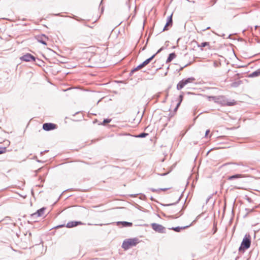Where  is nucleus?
<instances>
[{"mask_svg":"<svg viewBox=\"0 0 260 260\" xmlns=\"http://www.w3.org/2000/svg\"><path fill=\"white\" fill-rule=\"evenodd\" d=\"M139 242V240L137 238L127 239L123 242L122 247L126 250L133 246H135Z\"/></svg>","mask_w":260,"mask_h":260,"instance_id":"1","label":"nucleus"},{"mask_svg":"<svg viewBox=\"0 0 260 260\" xmlns=\"http://www.w3.org/2000/svg\"><path fill=\"white\" fill-rule=\"evenodd\" d=\"M251 244V238L249 235H246L241 244V246H240L239 248V251H244L245 250L249 248Z\"/></svg>","mask_w":260,"mask_h":260,"instance_id":"2","label":"nucleus"},{"mask_svg":"<svg viewBox=\"0 0 260 260\" xmlns=\"http://www.w3.org/2000/svg\"><path fill=\"white\" fill-rule=\"evenodd\" d=\"M196 80L193 77H190L186 79H183L180 81L177 85V89L178 90H181L188 83H193Z\"/></svg>","mask_w":260,"mask_h":260,"instance_id":"3","label":"nucleus"},{"mask_svg":"<svg viewBox=\"0 0 260 260\" xmlns=\"http://www.w3.org/2000/svg\"><path fill=\"white\" fill-rule=\"evenodd\" d=\"M151 228L153 230H154L155 232L159 233H165V228L162 225L153 223L151 224Z\"/></svg>","mask_w":260,"mask_h":260,"instance_id":"4","label":"nucleus"},{"mask_svg":"<svg viewBox=\"0 0 260 260\" xmlns=\"http://www.w3.org/2000/svg\"><path fill=\"white\" fill-rule=\"evenodd\" d=\"M20 58L21 60L24 61H26V62L30 61L35 62L36 60V58L29 53H26V54H24V55L21 56Z\"/></svg>","mask_w":260,"mask_h":260,"instance_id":"5","label":"nucleus"},{"mask_svg":"<svg viewBox=\"0 0 260 260\" xmlns=\"http://www.w3.org/2000/svg\"><path fill=\"white\" fill-rule=\"evenodd\" d=\"M57 125L52 123H45L43 125V128L46 131H49L56 128Z\"/></svg>","mask_w":260,"mask_h":260,"instance_id":"6","label":"nucleus"},{"mask_svg":"<svg viewBox=\"0 0 260 260\" xmlns=\"http://www.w3.org/2000/svg\"><path fill=\"white\" fill-rule=\"evenodd\" d=\"M45 209L46 208L44 207L40 209L36 213L31 215L32 218H36L37 217L42 216L44 214Z\"/></svg>","mask_w":260,"mask_h":260,"instance_id":"7","label":"nucleus"},{"mask_svg":"<svg viewBox=\"0 0 260 260\" xmlns=\"http://www.w3.org/2000/svg\"><path fill=\"white\" fill-rule=\"evenodd\" d=\"M83 224H84V223L81 221H70L67 224L66 227L68 228H72L79 225Z\"/></svg>","mask_w":260,"mask_h":260,"instance_id":"8","label":"nucleus"},{"mask_svg":"<svg viewBox=\"0 0 260 260\" xmlns=\"http://www.w3.org/2000/svg\"><path fill=\"white\" fill-rule=\"evenodd\" d=\"M117 224L119 225L120 224H122L123 227H128L132 226L133 225L132 222H129L127 221H118L117 222Z\"/></svg>","mask_w":260,"mask_h":260,"instance_id":"9","label":"nucleus"},{"mask_svg":"<svg viewBox=\"0 0 260 260\" xmlns=\"http://www.w3.org/2000/svg\"><path fill=\"white\" fill-rule=\"evenodd\" d=\"M260 76V69L255 71L249 75V77L250 78L256 77Z\"/></svg>","mask_w":260,"mask_h":260,"instance_id":"10","label":"nucleus"},{"mask_svg":"<svg viewBox=\"0 0 260 260\" xmlns=\"http://www.w3.org/2000/svg\"><path fill=\"white\" fill-rule=\"evenodd\" d=\"M155 56V54H153L150 57H149V58L147 59L143 62H142V64L144 66V67H145L148 64H149L152 60V59L154 58Z\"/></svg>","mask_w":260,"mask_h":260,"instance_id":"11","label":"nucleus"},{"mask_svg":"<svg viewBox=\"0 0 260 260\" xmlns=\"http://www.w3.org/2000/svg\"><path fill=\"white\" fill-rule=\"evenodd\" d=\"M176 55L175 53H171L169 55V56L167 59L166 62H170L173 59L176 57Z\"/></svg>","mask_w":260,"mask_h":260,"instance_id":"12","label":"nucleus"},{"mask_svg":"<svg viewBox=\"0 0 260 260\" xmlns=\"http://www.w3.org/2000/svg\"><path fill=\"white\" fill-rule=\"evenodd\" d=\"M242 175L241 174H235L232 176H229L228 179L229 180H232L235 179H237L239 178H241Z\"/></svg>","mask_w":260,"mask_h":260,"instance_id":"13","label":"nucleus"},{"mask_svg":"<svg viewBox=\"0 0 260 260\" xmlns=\"http://www.w3.org/2000/svg\"><path fill=\"white\" fill-rule=\"evenodd\" d=\"M144 66L143 65L142 63L141 64H140V65H139L138 66H137L136 68L133 69L131 72V74H133L134 72L142 69L143 68H144Z\"/></svg>","mask_w":260,"mask_h":260,"instance_id":"14","label":"nucleus"},{"mask_svg":"<svg viewBox=\"0 0 260 260\" xmlns=\"http://www.w3.org/2000/svg\"><path fill=\"white\" fill-rule=\"evenodd\" d=\"M189 226H189H183V227L177 226V227H175V228H172L171 229L172 230L174 231L175 232H180L181 230L185 229L186 228H187Z\"/></svg>","mask_w":260,"mask_h":260,"instance_id":"15","label":"nucleus"},{"mask_svg":"<svg viewBox=\"0 0 260 260\" xmlns=\"http://www.w3.org/2000/svg\"><path fill=\"white\" fill-rule=\"evenodd\" d=\"M44 39H47V37L45 35H42V36L41 37L40 39L39 40V41L44 45H46V42Z\"/></svg>","mask_w":260,"mask_h":260,"instance_id":"16","label":"nucleus"},{"mask_svg":"<svg viewBox=\"0 0 260 260\" xmlns=\"http://www.w3.org/2000/svg\"><path fill=\"white\" fill-rule=\"evenodd\" d=\"M207 46H209V43L206 42H203L201 44L198 45V47H200L202 50L203 49V48Z\"/></svg>","mask_w":260,"mask_h":260,"instance_id":"17","label":"nucleus"},{"mask_svg":"<svg viewBox=\"0 0 260 260\" xmlns=\"http://www.w3.org/2000/svg\"><path fill=\"white\" fill-rule=\"evenodd\" d=\"M172 25L170 23H168L167 22L165 25V26H164V28H163V30L162 31H166V30H169V28H170L171 27H172Z\"/></svg>","mask_w":260,"mask_h":260,"instance_id":"18","label":"nucleus"},{"mask_svg":"<svg viewBox=\"0 0 260 260\" xmlns=\"http://www.w3.org/2000/svg\"><path fill=\"white\" fill-rule=\"evenodd\" d=\"M172 25L170 23H168L167 22L165 25V26H164V28H163V30L162 31H166V30H169V28H170L171 27H172Z\"/></svg>","mask_w":260,"mask_h":260,"instance_id":"19","label":"nucleus"},{"mask_svg":"<svg viewBox=\"0 0 260 260\" xmlns=\"http://www.w3.org/2000/svg\"><path fill=\"white\" fill-rule=\"evenodd\" d=\"M209 98L212 99L213 100H214L215 101V102H217V103H218L219 102V100L220 99V96L217 97V96H210Z\"/></svg>","mask_w":260,"mask_h":260,"instance_id":"20","label":"nucleus"},{"mask_svg":"<svg viewBox=\"0 0 260 260\" xmlns=\"http://www.w3.org/2000/svg\"><path fill=\"white\" fill-rule=\"evenodd\" d=\"M148 135V134L145 133H142L140 134L138 136V138H145Z\"/></svg>","mask_w":260,"mask_h":260,"instance_id":"21","label":"nucleus"},{"mask_svg":"<svg viewBox=\"0 0 260 260\" xmlns=\"http://www.w3.org/2000/svg\"><path fill=\"white\" fill-rule=\"evenodd\" d=\"M167 22L172 25L173 24L172 14L168 17Z\"/></svg>","mask_w":260,"mask_h":260,"instance_id":"22","label":"nucleus"},{"mask_svg":"<svg viewBox=\"0 0 260 260\" xmlns=\"http://www.w3.org/2000/svg\"><path fill=\"white\" fill-rule=\"evenodd\" d=\"M111 121V119H105L103 120V122L102 124L103 125H106V124H108V123H110Z\"/></svg>","mask_w":260,"mask_h":260,"instance_id":"23","label":"nucleus"},{"mask_svg":"<svg viewBox=\"0 0 260 260\" xmlns=\"http://www.w3.org/2000/svg\"><path fill=\"white\" fill-rule=\"evenodd\" d=\"M74 19L76 20L77 21H84V20L82 18H80L79 17H78L77 16H74L73 17Z\"/></svg>","mask_w":260,"mask_h":260,"instance_id":"24","label":"nucleus"},{"mask_svg":"<svg viewBox=\"0 0 260 260\" xmlns=\"http://www.w3.org/2000/svg\"><path fill=\"white\" fill-rule=\"evenodd\" d=\"M179 101L178 103H180V105L183 100V95L182 94H180L179 96Z\"/></svg>","mask_w":260,"mask_h":260,"instance_id":"25","label":"nucleus"},{"mask_svg":"<svg viewBox=\"0 0 260 260\" xmlns=\"http://www.w3.org/2000/svg\"><path fill=\"white\" fill-rule=\"evenodd\" d=\"M180 199V197L178 199V200H177V201L176 203H172V204H167V205H166V206H171V205H175L176 203H178V202L179 201Z\"/></svg>","mask_w":260,"mask_h":260,"instance_id":"26","label":"nucleus"},{"mask_svg":"<svg viewBox=\"0 0 260 260\" xmlns=\"http://www.w3.org/2000/svg\"><path fill=\"white\" fill-rule=\"evenodd\" d=\"M180 103H178L175 107V108L174 109V111L175 112H176L177 110H178V108H179V107L180 106Z\"/></svg>","mask_w":260,"mask_h":260,"instance_id":"27","label":"nucleus"},{"mask_svg":"<svg viewBox=\"0 0 260 260\" xmlns=\"http://www.w3.org/2000/svg\"><path fill=\"white\" fill-rule=\"evenodd\" d=\"M209 133H210V130L209 129H207L206 131L205 135V137H207V136H208V134H209Z\"/></svg>","mask_w":260,"mask_h":260,"instance_id":"28","label":"nucleus"},{"mask_svg":"<svg viewBox=\"0 0 260 260\" xmlns=\"http://www.w3.org/2000/svg\"><path fill=\"white\" fill-rule=\"evenodd\" d=\"M163 47H161L157 51V52L155 54V55L157 54V53H159V52H160L162 50H163Z\"/></svg>","mask_w":260,"mask_h":260,"instance_id":"29","label":"nucleus"},{"mask_svg":"<svg viewBox=\"0 0 260 260\" xmlns=\"http://www.w3.org/2000/svg\"><path fill=\"white\" fill-rule=\"evenodd\" d=\"M151 190H152V191H153V192H158V191H159V189H158V190H157V189H154V188H152V189H151Z\"/></svg>","mask_w":260,"mask_h":260,"instance_id":"30","label":"nucleus"},{"mask_svg":"<svg viewBox=\"0 0 260 260\" xmlns=\"http://www.w3.org/2000/svg\"><path fill=\"white\" fill-rule=\"evenodd\" d=\"M5 150H6L5 148H4L3 150H0V154H3V153H4Z\"/></svg>","mask_w":260,"mask_h":260,"instance_id":"31","label":"nucleus"},{"mask_svg":"<svg viewBox=\"0 0 260 260\" xmlns=\"http://www.w3.org/2000/svg\"><path fill=\"white\" fill-rule=\"evenodd\" d=\"M168 189V188H160L159 189V190H161V191H166Z\"/></svg>","mask_w":260,"mask_h":260,"instance_id":"32","label":"nucleus"},{"mask_svg":"<svg viewBox=\"0 0 260 260\" xmlns=\"http://www.w3.org/2000/svg\"><path fill=\"white\" fill-rule=\"evenodd\" d=\"M237 165H243L242 163H239V164H237Z\"/></svg>","mask_w":260,"mask_h":260,"instance_id":"33","label":"nucleus"},{"mask_svg":"<svg viewBox=\"0 0 260 260\" xmlns=\"http://www.w3.org/2000/svg\"><path fill=\"white\" fill-rule=\"evenodd\" d=\"M228 106H231L232 105V104L231 103H228V104H227Z\"/></svg>","mask_w":260,"mask_h":260,"instance_id":"34","label":"nucleus"},{"mask_svg":"<svg viewBox=\"0 0 260 260\" xmlns=\"http://www.w3.org/2000/svg\"><path fill=\"white\" fill-rule=\"evenodd\" d=\"M64 226V225H60L59 226H60V227H62V226Z\"/></svg>","mask_w":260,"mask_h":260,"instance_id":"35","label":"nucleus"},{"mask_svg":"<svg viewBox=\"0 0 260 260\" xmlns=\"http://www.w3.org/2000/svg\"><path fill=\"white\" fill-rule=\"evenodd\" d=\"M43 153H44V152H41V154H43Z\"/></svg>","mask_w":260,"mask_h":260,"instance_id":"36","label":"nucleus"},{"mask_svg":"<svg viewBox=\"0 0 260 260\" xmlns=\"http://www.w3.org/2000/svg\"><path fill=\"white\" fill-rule=\"evenodd\" d=\"M214 66H215L216 64V63L214 62Z\"/></svg>","mask_w":260,"mask_h":260,"instance_id":"37","label":"nucleus"}]
</instances>
